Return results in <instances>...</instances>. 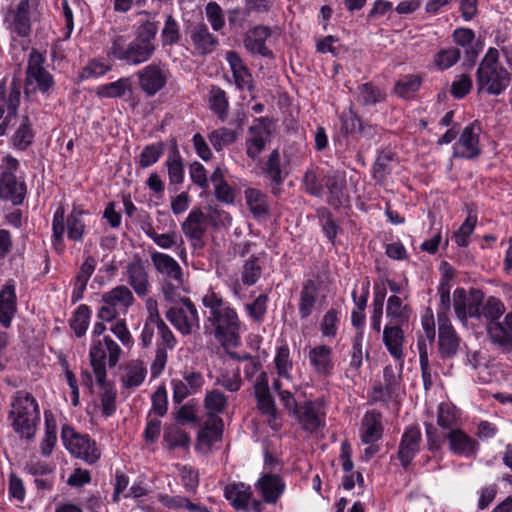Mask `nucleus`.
<instances>
[{
  "label": "nucleus",
  "instance_id": "obj_1",
  "mask_svg": "<svg viewBox=\"0 0 512 512\" xmlns=\"http://www.w3.org/2000/svg\"><path fill=\"white\" fill-rule=\"evenodd\" d=\"M121 348L109 336L103 339L94 340L90 348L89 357L97 383L102 389L100 398L103 414L106 417L111 416L116 410V390L110 383L106 382L105 359L108 354V363L110 367L116 366L119 361Z\"/></svg>",
  "mask_w": 512,
  "mask_h": 512
},
{
  "label": "nucleus",
  "instance_id": "obj_2",
  "mask_svg": "<svg viewBox=\"0 0 512 512\" xmlns=\"http://www.w3.org/2000/svg\"><path fill=\"white\" fill-rule=\"evenodd\" d=\"M202 304L209 310L207 319L214 328L216 340L223 346H236L240 340L241 325L236 311L213 291L203 296Z\"/></svg>",
  "mask_w": 512,
  "mask_h": 512
},
{
  "label": "nucleus",
  "instance_id": "obj_3",
  "mask_svg": "<svg viewBox=\"0 0 512 512\" xmlns=\"http://www.w3.org/2000/svg\"><path fill=\"white\" fill-rule=\"evenodd\" d=\"M10 417L16 433L28 440L32 439L36 432V426L40 421V412L35 398L24 391H18L12 402Z\"/></svg>",
  "mask_w": 512,
  "mask_h": 512
},
{
  "label": "nucleus",
  "instance_id": "obj_4",
  "mask_svg": "<svg viewBox=\"0 0 512 512\" xmlns=\"http://www.w3.org/2000/svg\"><path fill=\"white\" fill-rule=\"evenodd\" d=\"M499 52L495 48H489L482 59L476 74L478 92L486 89L487 93L499 95L510 83V75L507 70L498 65Z\"/></svg>",
  "mask_w": 512,
  "mask_h": 512
},
{
  "label": "nucleus",
  "instance_id": "obj_5",
  "mask_svg": "<svg viewBox=\"0 0 512 512\" xmlns=\"http://www.w3.org/2000/svg\"><path fill=\"white\" fill-rule=\"evenodd\" d=\"M155 50L156 46H148L135 39L127 44L124 36L116 35L112 39L109 54L116 60L136 66L147 62Z\"/></svg>",
  "mask_w": 512,
  "mask_h": 512
},
{
  "label": "nucleus",
  "instance_id": "obj_6",
  "mask_svg": "<svg viewBox=\"0 0 512 512\" xmlns=\"http://www.w3.org/2000/svg\"><path fill=\"white\" fill-rule=\"evenodd\" d=\"M135 298L132 291L125 285H118L102 294V305L98 310L97 316L102 321L111 322L117 316L127 310L134 304Z\"/></svg>",
  "mask_w": 512,
  "mask_h": 512
},
{
  "label": "nucleus",
  "instance_id": "obj_7",
  "mask_svg": "<svg viewBox=\"0 0 512 512\" xmlns=\"http://www.w3.org/2000/svg\"><path fill=\"white\" fill-rule=\"evenodd\" d=\"M166 318L184 336L199 329V315L194 303L187 297L180 298L166 311Z\"/></svg>",
  "mask_w": 512,
  "mask_h": 512
},
{
  "label": "nucleus",
  "instance_id": "obj_8",
  "mask_svg": "<svg viewBox=\"0 0 512 512\" xmlns=\"http://www.w3.org/2000/svg\"><path fill=\"white\" fill-rule=\"evenodd\" d=\"M20 96L21 84L16 79L12 80L8 95L4 81L0 83V136L16 124Z\"/></svg>",
  "mask_w": 512,
  "mask_h": 512
},
{
  "label": "nucleus",
  "instance_id": "obj_9",
  "mask_svg": "<svg viewBox=\"0 0 512 512\" xmlns=\"http://www.w3.org/2000/svg\"><path fill=\"white\" fill-rule=\"evenodd\" d=\"M62 438L67 449L75 457L82 459L88 464H94L99 460L101 452L96 442L89 435L77 434L72 428L64 427L62 429Z\"/></svg>",
  "mask_w": 512,
  "mask_h": 512
},
{
  "label": "nucleus",
  "instance_id": "obj_10",
  "mask_svg": "<svg viewBox=\"0 0 512 512\" xmlns=\"http://www.w3.org/2000/svg\"><path fill=\"white\" fill-rule=\"evenodd\" d=\"M293 415L296 416L301 428L309 433L325 425L324 403L321 399L305 401Z\"/></svg>",
  "mask_w": 512,
  "mask_h": 512
},
{
  "label": "nucleus",
  "instance_id": "obj_11",
  "mask_svg": "<svg viewBox=\"0 0 512 512\" xmlns=\"http://www.w3.org/2000/svg\"><path fill=\"white\" fill-rule=\"evenodd\" d=\"M481 127L478 121L466 126L453 147L454 158L474 159L481 154L479 135Z\"/></svg>",
  "mask_w": 512,
  "mask_h": 512
},
{
  "label": "nucleus",
  "instance_id": "obj_12",
  "mask_svg": "<svg viewBox=\"0 0 512 512\" xmlns=\"http://www.w3.org/2000/svg\"><path fill=\"white\" fill-rule=\"evenodd\" d=\"M251 137L246 139V154L252 160L258 158L270 141V123L267 117H260L254 120L253 125L248 129Z\"/></svg>",
  "mask_w": 512,
  "mask_h": 512
},
{
  "label": "nucleus",
  "instance_id": "obj_13",
  "mask_svg": "<svg viewBox=\"0 0 512 512\" xmlns=\"http://www.w3.org/2000/svg\"><path fill=\"white\" fill-rule=\"evenodd\" d=\"M136 75L140 88L148 97L162 90L168 79V71L160 64H150L139 70Z\"/></svg>",
  "mask_w": 512,
  "mask_h": 512
},
{
  "label": "nucleus",
  "instance_id": "obj_14",
  "mask_svg": "<svg viewBox=\"0 0 512 512\" xmlns=\"http://www.w3.org/2000/svg\"><path fill=\"white\" fill-rule=\"evenodd\" d=\"M487 335L491 343L502 353L512 352V312L503 319L487 323Z\"/></svg>",
  "mask_w": 512,
  "mask_h": 512
},
{
  "label": "nucleus",
  "instance_id": "obj_15",
  "mask_svg": "<svg viewBox=\"0 0 512 512\" xmlns=\"http://www.w3.org/2000/svg\"><path fill=\"white\" fill-rule=\"evenodd\" d=\"M44 61L41 53L35 49L31 51L26 69V83L30 85L35 82L38 89L45 93L54 85V80L43 67Z\"/></svg>",
  "mask_w": 512,
  "mask_h": 512
},
{
  "label": "nucleus",
  "instance_id": "obj_16",
  "mask_svg": "<svg viewBox=\"0 0 512 512\" xmlns=\"http://www.w3.org/2000/svg\"><path fill=\"white\" fill-rule=\"evenodd\" d=\"M448 441L451 453L462 457H474L479 449V443L460 427L443 433Z\"/></svg>",
  "mask_w": 512,
  "mask_h": 512
},
{
  "label": "nucleus",
  "instance_id": "obj_17",
  "mask_svg": "<svg viewBox=\"0 0 512 512\" xmlns=\"http://www.w3.org/2000/svg\"><path fill=\"white\" fill-rule=\"evenodd\" d=\"M438 343L442 358H451L456 355L460 343L450 320L443 313L438 315Z\"/></svg>",
  "mask_w": 512,
  "mask_h": 512
},
{
  "label": "nucleus",
  "instance_id": "obj_18",
  "mask_svg": "<svg viewBox=\"0 0 512 512\" xmlns=\"http://www.w3.org/2000/svg\"><path fill=\"white\" fill-rule=\"evenodd\" d=\"M452 37L457 46L464 48V66L468 69L472 68L483 48L482 42L474 41V31L469 28L455 29Z\"/></svg>",
  "mask_w": 512,
  "mask_h": 512
},
{
  "label": "nucleus",
  "instance_id": "obj_19",
  "mask_svg": "<svg viewBox=\"0 0 512 512\" xmlns=\"http://www.w3.org/2000/svg\"><path fill=\"white\" fill-rule=\"evenodd\" d=\"M127 282L139 296H146L150 291L149 275L145 262L138 255L126 267Z\"/></svg>",
  "mask_w": 512,
  "mask_h": 512
},
{
  "label": "nucleus",
  "instance_id": "obj_20",
  "mask_svg": "<svg viewBox=\"0 0 512 512\" xmlns=\"http://www.w3.org/2000/svg\"><path fill=\"white\" fill-rule=\"evenodd\" d=\"M422 434L417 426H409L404 431L398 447V459L407 468L415 455L420 451Z\"/></svg>",
  "mask_w": 512,
  "mask_h": 512
},
{
  "label": "nucleus",
  "instance_id": "obj_21",
  "mask_svg": "<svg viewBox=\"0 0 512 512\" xmlns=\"http://www.w3.org/2000/svg\"><path fill=\"white\" fill-rule=\"evenodd\" d=\"M205 222V214L200 209H193L181 225L184 235L191 241L194 248L204 246Z\"/></svg>",
  "mask_w": 512,
  "mask_h": 512
},
{
  "label": "nucleus",
  "instance_id": "obj_22",
  "mask_svg": "<svg viewBox=\"0 0 512 512\" xmlns=\"http://www.w3.org/2000/svg\"><path fill=\"white\" fill-rule=\"evenodd\" d=\"M225 58L230 66L237 89L252 92L254 90L253 76L239 54L235 51H228Z\"/></svg>",
  "mask_w": 512,
  "mask_h": 512
},
{
  "label": "nucleus",
  "instance_id": "obj_23",
  "mask_svg": "<svg viewBox=\"0 0 512 512\" xmlns=\"http://www.w3.org/2000/svg\"><path fill=\"white\" fill-rule=\"evenodd\" d=\"M26 195V185L17 180L11 171H3L0 176V197L11 201L14 205L23 202Z\"/></svg>",
  "mask_w": 512,
  "mask_h": 512
},
{
  "label": "nucleus",
  "instance_id": "obj_24",
  "mask_svg": "<svg viewBox=\"0 0 512 512\" xmlns=\"http://www.w3.org/2000/svg\"><path fill=\"white\" fill-rule=\"evenodd\" d=\"M151 261L157 273L165 279H172L178 284H183V272L179 263L170 255L154 251L151 253Z\"/></svg>",
  "mask_w": 512,
  "mask_h": 512
},
{
  "label": "nucleus",
  "instance_id": "obj_25",
  "mask_svg": "<svg viewBox=\"0 0 512 512\" xmlns=\"http://www.w3.org/2000/svg\"><path fill=\"white\" fill-rule=\"evenodd\" d=\"M270 36L271 29L268 26H256L246 34L244 46L252 54H258L262 57H272V51L266 46V40Z\"/></svg>",
  "mask_w": 512,
  "mask_h": 512
},
{
  "label": "nucleus",
  "instance_id": "obj_26",
  "mask_svg": "<svg viewBox=\"0 0 512 512\" xmlns=\"http://www.w3.org/2000/svg\"><path fill=\"white\" fill-rule=\"evenodd\" d=\"M139 16H144V19L139 21L135 28V40L148 46H156L155 39L158 32L157 12L154 11H140L137 13Z\"/></svg>",
  "mask_w": 512,
  "mask_h": 512
},
{
  "label": "nucleus",
  "instance_id": "obj_27",
  "mask_svg": "<svg viewBox=\"0 0 512 512\" xmlns=\"http://www.w3.org/2000/svg\"><path fill=\"white\" fill-rule=\"evenodd\" d=\"M325 187L330 194V203L339 207L348 201L346 175L344 172L332 171L324 177Z\"/></svg>",
  "mask_w": 512,
  "mask_h": 512
},
{
  "label": "nucleus",
  "instance_id": "obj_28",
  "mask_svg": "<svg viewBox=\"0 0 512 512\" xmlns=\"http://www.w3.org/2000/svg\"><path fill=\"white\" fill-rule=\"evenodd\" d=\"M194 49L201 55L210 54L218 45V39L209 31L205 23H196L189 31Z\"/></svg>",
  "mask_w": 512,
  "mask_h": 512
},
{
  "label": "nucleus",
  "instance_id": "obj_29",
  "mask_svg": "<svg viewBox=\"0 0 512 512\" xmlns=\"http://www.w3.org/2000/svg\"><path fill=\"white\" fill-rule=\"evenodd\" d=\"M254 393L258 409L265 415L275 418L276 406L268 386V375L261 372L254 384Z\"/></svg>",
  "mask_w": 512,
  "mask_h": 512
},
{
  "label": "nucleus",
  "instance_id": "obj_30",
  "mask_svg": "<svg viewBox=\"0 0 512 512\" xmlns=\"http://www.w3.org/2000/svg\"><path fill=\"white\" fill-rule=\"evenodd\" d=\"M266 503L275 504L285 489L282 478L276 474H264L255 484Z\"/></svg>",
  "mask_w": 512,
  "mask_h": 512
},
{
  "label": "nucleus",
  "instance_id": "obj_31",
  "mask_svg": "<svg viewBox=\"0 0 512 512\" xmlns=\"http://www.w3.org/2000/svg\"><path fill=\"white\" fill-rule=\"evenodd\" d=\"M308 359L314 372L329 376L334 368L332 349L326 345H317L309 350Z\"/></svg>",
  "mask_w": 512,
  "mask_h": 512
},
{
  "label": "nucleus",
  "instance_id": "obj_32",
  "mask_svg": "<svg viewBox=\"0 0 512 512\" xmlns=\"http://www.w3.org/2000/svg\"><path fill=\"white\" fill-rule=\"evenodd\" d=\"M361 440L365 444H373L383 435L382 415L372 410L368 411L361 423Z\"/></svg>",
  "mask_w": 512,
  "mask_h": 512
},
{
  "label": "nucleus",
  "instance_id": "obj_33",
  "mask_svg": "<svg viewBox=\"0 0 512 512\" xmlns=\"http://www.w3.org/2000/svg\"><path fill=\"white\" fill-rule=\"evenodd\" d=\"M318 292L319 289L314 280L308 279L304 282L299 293L298 304L301 319H307L316 309L319 302Z\"/></svg>",
  "mask_w": 512,
  "mask_h": 512
},
{
  "label": "nucleus",
  "instance_id": "obj_34",
  "mask_svg": "<svg viewBox=\"0 0 512 512\" xmlns=\"http://www.w3.org/2000/svg\"><path fill=\"white\" fill-rule=\"evenodd\" d=\"M224 496L236 510L249 511V501L252 498V491L245 483H232L225 487Z\"/></svg>",
  "mask_w": 512,
  "mask_h": 512
},
{
  "label": "nucleus",
  "instance_id": "obj_35",
  "mask_svg": "<svg viewBox=\"0 0 512 512\" xmlns=\"http://www.w3.org/2000/svg\"><path fill=\"white\" fill-rule=\"evenodd\" d=\"M17 297L14 285L7 284L0 291V324L4 328L11 326L12 319L17 311Z\"/></svg>",
  "mask_w": 512,
  "mask_h": 512
},
{
  "label": "nucleus",
  "instance_id": "obj_36",
  "mask_svg": "<svg viewBox=\"0 0 512 512\" xmlns=\"http://www.w3.org/2000/svg\"><path fill=\"white\" fill-rule=\"evenodd\" d=\"M402 326L386 325L383 330V343L390 355L397 360H401L404 357V332Z\"/></svg>",
  "mask_w": 512,
  "mask_h": 512
},
{
  "label": "nucleus",
  "instance_id": "obj_37",
  "mask_svg": "<svg viewBox=\"0 0 512 512\" xmlns=\"http://www.w3.org/2000/svg\"><path fill=\"white\" fill-rule=\"evenodd\" d=\"M401 376L396 375L395 369L388 365L383 370V385L374 388L375 400H389L400 387Z\"/></svg>",
  "mask_w": 512,
  "mask_h": 512
},
{
  "label": "nucleus",
  "instance_id": "obj_38",
  "mask_svg": "<svg viewBox=\"0 0 512 512\" xmlns=\"http://www.w3.org/2000/svg\"><path fill=\"white\" fill-rule=\"evenodd\" d=\"M280 162V153L277 149H275L270 153L264 168V173L270 180L271 192L274 195L280 193V186L283 184L285 179V176L281 170Z\"/></svg>",
  "mask_w": 512,
  "mask_h": 512
},
{
  "label": "nucleus",
  "instance_id": "obj_39",
  "mask_svg": "<svg viewBox=\"0 0 512 512\" xmlns=\"http://www.w3.org/2000/svg\"><path fill=\"white\" fill-rule=\"evenodd\" d=\"M386 315L389 319L388 325H405L408 323L411 308L408 305H403L400 297L393 295L387 300Z\"/></svg>",
  "mask_w": 512,
  "mask_h": 512
},
{
  "label": "nucleus",
  "instance_id": "obj_40",
  "mask_svg": "<svg viewBox=\"0 0 512 512\" xmlns=\"http://www.w3.org/2000/svg\"><path fill=\"white\" fill-rule=\"evenodd\" d=\"M13 31L20 37H27L31 32L30 2L20 0L13 17Z\"/></svg>",
  "mask_w": 512,
  "mask_h": 512
},
{
  "label": "nucleus",
  "instance_id": "obj_41",
  "mask_svg": "<svg viewBox=\"0 0 512 512\" xmlns=\"http://www.w3.org/2000/svg\"><path fill=\"white\" fill-rule=\"evenodd\" d=\"M458 418V409L452 403L443 402L439 404L437 412V425L442 430L449 432L460 427Z\"/></svg>",
  "mask_w": 512,
  "mask_h": 512
},
{
  "label": "nucleus",
  "instance_id": "obj_42",
  "mask_svg": "<svg viewBox=\"0 0 512 512\" xmlns=\"http://www.w3.org/2000/svg\"><path fill=\"white\" fill-rule=\"evenodd\" d=\"M246 204L250 212L256 218H262L269 213V205L267 197L260 190L255 188H248L245 190Z\"/></svg>",
  "mask_w": 512,
  "mask_h": 512
},
{
  "label": "nucleus",
  "instance_id": "obj_43",
  "mask_svg": "<svg viewBox=\"0 0 512 512\" xmlns=\"http://www.w3.org/2000/svg\"><path fill=\"white\" fill-rule=\"evenodd\" d=\"M394 154L391 151H381L373 165V178L379 185H384L386 178L392 172Z\"/></svg>",
  "mask_w": 512,
  "mask_h": 512
},
{
  "label": "nucleus",
  "instance_id": "obj_44",
  "mask_svg": "<svg viewBox=\"0 0 512 512\" xmlns=\"http://www.w3.org/2000/svg\"><path fill=\"white\" fill-rule=\"evenodd\" d=\"M87 213L78 208L74 207L70 215L67 218V236L73 241H82L85 233V221L84 216Z\"/></svg>",
  "mask_w": 512,
  "mask_h": 512
},
{
  "label": "nucleus",
  "instance_id": "obj_45",
  "mask_svg": "<svg viewBox=\"0 0 512 512\" xmlns=\"http://www.w3.org/2000/svg\"><path fill=\"white\" fill-rule=\"evenodd\" d=\"M127 93L132 94V87L129 78L123 77L117 81L101 85L97 88L96 94L105 98H120Z\"/></svg>",
  "mask_w": 512,
  "mask_h": 512
},
{
  "label": "nucleus",
  "instance_id": "obj_46",
  "mask_svg": "<svg viewBox=\"0 0 512 512\" xmlns=\"http://www.w3.org/2000/svg\"><path fill=\"white\" fill-rule=\"evenodd\" d=\"M223 426V420L218 415H208L205 427L199 432V440L209 443L221 440Z\"/></svg>",
  "mask_w": 512,
  "mask_h": 512
},
{
  "label": "nucleus",
  "instance_id": "obj_47",
  "mask_svg": "<svg viewBox=\"0 0 512 512\" xmlns=\"http://www.w3.org/2000/svg\"><path fill=\"white\" fill-rule=\"evenodd\" d=\"M146 376V369L141 361H131L126 366V373L122 377L125 388H134L142 384Z\"/></svg>",
  "mask_w": 512,
  "mask_h": 512
},
{
  "label": "nucleus",
  "instance_id": "obj_48",
  "mask_svg": "<svg viewBox=\"0 0 512 512\" xmlns=\"http://www.w3.org/2000/svg\"><path fill=\"white\" fill-rule=\"evenodd\" d=\"M34 133L31 128V122L27 115L23 116L21 122L12 136V143L20 150H25L31 145Z\"/></svg>",
  "mask_w": 512,
  "mask_h": 512
},
{
  "label": "nucleus",
  "instance_id": "obj_49",
  "mask_svg": "<svg viewBox=\"0 0 512 512\" xmlns=\"http://www.w3.org/2000/svg\"><path fill=\"white\" fill-rule=\"evenodd\" d=\"M166 166L170 183L181 184L184 180V167L181 156L176 148L168 154Z\"/></svg>",
  "mask_w": 512,
  "mask_h": 512
},
{
  "label": "nucleus",
  "instance_id": "obj_50",
  "mask_svg": "<svg viewBox=\"0 0 512 512\" xmlns=\"http://www.w3.org/2000/svg\"><path fill=\"white\" fill-rule=\"evenodd\" d=\"M228 406L227 396L218 389L208 391L204 398V407L208 415L223 413Z\"/></svg>",
  "mask_w": 512,
  "mask_h": 512
},
{
  "label": "nucleus",
  "instance_id": "obj_51",
  "mask_svg": "<svg viewBox=\"0 0 512 512\" xmlns=\"http://www.w3.org/2000/svg\"><path fill=\"white\" fill-rule=\"evenodd\" d=\"M384 98L385 94L372 83H364L358 87L357 100L363 106L375 105Z\"/></svg>",
  "mask_w": 512,
  "mask_h": 512
},
{
  "label": "nucleus",
  "instance_id": "obj_52",
  "mask_svg": "<svg viewBox=\"0 0 512 512\" xmlns=\"http://www.w3.org/2000/svg\"><path fill=\"white\" fill-rule=\"evenodd\" d=\"M90 316L91 310L85 304H81L73 313V316L70 319V327L77 337L80 338L85 335L89 325Z\"/></svg>",
  "mask_w": 512,
  "mask_h": 512
},
{
  "label": "nucleus",
  "instance_id": "obj_53",
  "mask_svg": "<svg viewBox=\"0 0 512 512\" xmlns=\"http://www.w3.org/2000/svg\"><path fill=\"white\" fill-rule=\"evenodd\" d=\"M261 274L262 266L260 264V259L253 255L243 264L241 280L244 285L252 286L259 280Z\"/></svg>",
  "mask_w": 512,
  "mask_h": 512
},
{
  "label": "nucleus",
  "instance_id": "obj_54",
  "mask_svg": "<svg viewBox=\"0 0 512 512\" xmlns=\"http://www.w3.org/2000/svg\"><path fill=\"white\" fill-rule=\"evenodd\" d=\"M208 139L216 151H221L224 147L233 144L237 140V134L231 129L222 127L213 130L208 135Z\"/></svg>",
  "mask_w": 512,
  "mask_h": 512
},
{
  "label": "nucleus",
  "instance_id": "obj_55",
  "mask_svg": "<svg viewBox=\"0 0 512 512\" xmlns=\"http://www.w3.org/2000/svg\"><path fill=\"white\" fill-rule=\"evenodd\" d=\"M161 39L163 46H172L180 40L179 24L171 14L166 16L164 27L161 31Z\"/></svg>",
  "mask_w": 512,
  "mask_h": 512
},
{
  "label": "nucleus",
  "instance_id": "obj_56",
  "mask_svg": "<svg viewBox=\"0 0 512 512\" xmlns=\"http://www.w3.org/2000/svg\"><path fill=\"white\" fill-rule=\"evenodd\" d=\"M210 95V108L224 121L228 112V100L225 91L219 87H213Z\"/></svg>",
  "mask_w": 512,
  "mask_h": 512
},
{
  "label": "nucleus",
  "instance_id": "obj_57",
  "mask_svg": "<svg viewBox=\"0 0 512 512\" xmlns=\"http://www.w3.org/2000/svg\"><path fill=\"white\" fill-rule=\"evenodd\" d=\"M504 312V304L495 297H489L481 309L482 317L487 320V323L498 321Z\"/></svg>",
  "mask_w": 512,
  "mask_h": 512
},
{
  "label": "nucleus",
  "instance_id": "obj_58",
  "mask_svg": "<svg viewBox=\"0 0 512 512\" xmlns=\"http://www.w3.org/2000/svg\"><path fill=\"white\" fill-rule=\"evenodd\" d=\"M164 441L168 444L170 449H174L176 447L188 448L190 444V437L181 429L170 427L164 432Z\"/></svg>",
  "mask_w": 512,
  "mask_h": 512
},
{
  "label": "nucleus",
  "instance_id": "obj_59",
  "mask_svg": "<svg viewBox=\"0 0 512 512\" xmlns=\"http://www.w3.org/2000/svg\"><path fill=\"white\" fill-rule=\"evenodd\" d=\"M215 384L222 386L229 392H237L242 386L240 370L236 369L232 372H221L217 376Z\"/></svg>",
  "mask_w": 512,
  "mask_h": 512
},
{
  "label": "nucleus",
  "instance_id": "obj_60",
  "mask_svg": "<svg viewBox=\"0 0 512 512\" xmlns=\"http://www.w3.org/2000/svg\"><path fill=\"white\" fill-rule=\"evenodd\" d=\"M421 86V79L416 75H407L399 80L395 85V93L403 98H408L416 92Z\"/></svg>",
  "mask_w": 512,
  "mask_h": 512
},
{
  "label": "nucleus",
  "instance_id": "obj_61",
  "mask_svg": "<svg viewBox=\"0 0 512 512\" xmlns=\"http://www.w3.org/2000/svg\"><path fill=\"white\" fill-rule=\"evenodd\" d=\"M163 151V143H156L145 146L139 157L140 167L147 168L156 163L162 155Z\"/></svg>",
  "mask_w": 512,
  "mask_h": 512
},
{
  "label": "nucleus",
  "instance_id": "obj_62",
  "mask_svg": "<svg viewBox=\"0 0 512 512\" xmlns=\"http://www.w3.org/2000/svg\"><path fill=\"white\" fill-rule=\"evenodd\" d=\"M275 365L280 377L290 378L289 371L292 368V361L290 360V350L287 345L278 347L275 356Z\"/></svg>",
  "mask_w": 512,
  "mask_h": 512
},
{
  "label": "nucleus",
  "instance_id": "obj_63",
  "mask_svg": "<svg viewBox=\"0 0 512 512\" xmlns=\"http://www.w3.org/2000/svg\"><path fill=\"white\" fill-rule=\"evenodd\" d=\"M206 17L214 31H220L225 25L223 10L216 2H209L205 7Z\"/></svg>",
  "mask_w": 512,
  "mask_h": 512
},
{
  "label": "nucleus",
  "instance_id": "obj_64",
  "mask_svg": "<svg viewBox=\"0 0 512 512\" xmlns=\"http://www.w3.org/2000/svg\"><path fill=\"white\" fill-rule=\"evenodd\" d=\"M339 322L338 312L335 309L328 310L323 316L320 330L324 337H335Z\"/></svg>",
  "mask_w": 512,
  "mask_h": 512
}]
</instances>
